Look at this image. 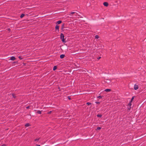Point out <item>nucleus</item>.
I'll use <instances>...</instances> for the list:
<instances>
[{"instance_id": "nucleus-19", "label": "nucleus", "mask_w": 146, "mask_h": 146, "mask_svg": "<svg viewBox=\"0 0 146 146\" xmlns=\"http://www.w3.org/2000/svg\"><path fill=\"white\" fill-rule=\"evenodd\" d=\"M88 105H89L91 104V103L90 102H87L86 103Z\"/></svg>"}, {"instance_id": "nucleus-21", "label": "nucleus", "mask_w": 146, "mask_h": 146, "mask_svg": "<svg viewBox=\"0 0 146 146\" xmlns=\"http://www.w3.org/2000/svg\"><path fill=\"white\" fill-rule=\"evenodd\" d=\"M96 103L97 104H100V102H96Z\"/></svg>"}, {"instance_id": "nucleus-12", "label": "nucleus", "mask_w": 146, "mask_h": 146, "mask_svg": "<svg viewBox=\"0 0 146 146\" xmlns=\"http://www.w3.org/2000/svg\"><path fill=\"white\" fill-rule=\"evenodd\" d=\"M75 12H72L71 13L69 14V15H71V14H75ZM76 14H77L76 13Z\"/></svg>"}, {"instance_id": "nucleus-25", "label": "nucleus", "mask_w": 146, "mask_h": 146, "mask_svg": "<svg viewBox=\"0 0 146 146\" xmlns=\"http://www.w3.org/2000/svg\"><path fill=\"white\" fill-rule=\"evenodd\" d=\"M5 146V144H3L1 145V146Z\"/></svg>"}, {"instance_id": "nucleus-16", "label": "nucleus", "mask_w": 146, "mask_h": 146, "mask_svg": "<svg viewBox=\"0 0 146 146\" xmlns=\"http://www.w3.org/2000/svg\"><path fill=\"white\" fill-rule=\"evenodd\" d=\"M99 36L98 35H96L95 36V38H96V39H98L99 38Z\"/></svg>"}, {"instance_id": "nucleus-2", "label": "nucleus", "mask_w": 146, "mask_h": 146, "mask_svg": "<svg viewBox=\"0 0 146 146\" xmlns=\"http://www.w3.org/2000/svg\"><path fill=\"white\" fill-rule=\"evenodd\" d=\"M138 88V86L135 84L134 86V89L135 90H137Z\"/></svg>"}, {"instance_id": "nucleus-7", "label": "nucleus", "mask_w": 146, "mask_h": 146, "mask_svg": "<svg viewBox=\"0 0 146 146\" xmlns=\"http://www.w3.org/2000/svg\"><path fill=\"white\" fill-rule=\"evenodd\" d=\"M61 22H62V21H58L57 22V23H56V24H58H58H60V23H61Z\"/></svg>"}, {"instance_id": "nucleus-11", "label": "nucleus", "mask_w": 146, "mask_h": 146, "mask_svg": "<svg viewBox=\"0 0 146 146\" xmlns=\"http://www.w3.org/2000/svg\"><path fill=\"white\" fill-rule=\"evenodd\" d=\"M25 15L23 14H22L20 16V17L21 18H23L24 16Z\"/></svg>"}, {"instance_id": "nucleus-13", "label": "nucleus", "mask_w": 146, "mask_h": 146, "mask_svg": "<svg viewBox=\"0 0 146 146\" xmlns=\"http://www.w3.org/2000/svg\"><path fill=\"white\" fill-rule=\"evenodd\" d=\"M30 125L29 123H26L25 125V126L26 127H29V126Z\"/></svg>"}, {"instance_id": "nucleus-24", "label": "nucleus", "mask_w": 146, "mask_h": 146, "mask_svg": "<svg viewBox=\"0 0 146 146\" xmlns=\"http://www.w3.org/2000/svg\"><path fill=\"white\" fill-rule=\"evenodd\" d=\"M68 98L69 100H70V98L69 96H68Z\"/></svg>"}, {"instance_id": "nucleus-6", "label": "nucleus", "mask_w": 146, "mask_h": 146, "mask_svg": "<svg viewBox=\"0 0 146 146\" xmlns=\"http://www.w3.org/2000/svg\"><path fill=\"white\" fill-rule=\"evenodd\" d=\"M65 56V55L62 54L60 55V57L62 59V58H64V57Z\"/></svg>"}, {"instance_id": "nucleus-26", "label": "nucleus", "mask_w": 146, "mask_h": 146, "mask_svg": "<svg viewBox=\"0 0 146 146\" xmlns=\"http://www.w3.org/2000/svg\"><path fill=\"white\" fill-rule=\"evenodd\" d=\"M51 111H50L48 112V114H50V113H51Z\"/></svg>"}, {"instance_id": "nucleus-3", "label": "nucleus", "mask_w": 146, "mask_h": 146, "mask_svg": "<svg viewBox=\"0 0 146 146\" xmlns=\"http://www.w3.org/2000/svg\"><path fill=\"white\" fill-rule=\"evenodd\" d=\"M59 26L57 25H56V27H55V29H56V31H57L58 32L59 31Z\"/></svg>"}, {"instance_id": "nucleus-8", "label": "nucleus", "mask_w": 146, "mask_h": 146, "mask_svg": "<svg viewBox=\"0 0 146 146\" xmlns=\"http://www.w3.org/2000/svg\"><path fill=\"white\" fill-rule=\"evenodd\" d=\"M57 69V67L56 66H54L53 68V70H55Z\"/></svg>"}, {"instance_id": "nucleus-32", "label": "nucleus", "mask_w": 146, "mask_h": 146, "mask_svg": "<svg viewBox=\"0 0 146 146\" xmlns=\"http://www.w3.org/2000/svg\"><path fill=\"white\" fill-rule=\"evenodd\" d=\"M109 82H108L109 83V82H110V80H109Z\"/></svg>"}, {"instance_id": "nucleus-22", "label": "nucleus", "mask_w": 146, "mask_h": 146, "mask_svg": "<svg viewBox=\"0 0 146 146\" xmlns=\"http://www.w3.org/2000/svg\"><path fill=\"white\" fill-rule=\"evenodd\" d=\"M131 108V107H130L129 106V107H128V109L129 110H130V109Z\"/></svg>"}, {"instance_id": "nucleus-31", "label": "nucleus", "mask_w": 146, "mask_h": 146, "mask_svg": "<svg viewBox=\"0 0 146 146\" xmlns=\"http://www.w3.org/2000/svg\"><path fill=\"white\" fill-rule=\"evenodd\" d=\"M100 58H101L100 57H99V58H98V59H100Z\"/></svg>"}, {"instance_id": "nucleus-30", "label": "nucleus", "mask_w": 146, "mask_h": 146, "mask_svg": "<svg viewBox=\"0 0 146 146\" xmlns=\"http://www.w3.org/2000/svg\"><path fill=\"white\" fill-rule=\"evenodd\" d=\"M36 139H35V141H36Z\"/></svg>"}, {"instance_id": "nucleus-1", "label": "nucleus", "mask_w": 146, "mask_h": 146, "mask_svg": "<svg viewBox=\"0 0 146 146\" xmlns=\"http://www.w3.org/2000/svg\"><path fill=\"white\" fill-rule=\"evenodd\" d=\"M60 39L62 42H66V41L64 39V36L62 33H61L60 34Z\"/></svg>"}, {"instance_id": "nucleus-28", "label": "nucleus", "mask_w": 146, "mask_h": 146, "mask_svg": "<svg viewBox=\"0 0 146 146\" xmlns=\"http://www.w3.org/2000/svg\"><path fill=\"white\" fill-rule=\"evenodd\" d=\"M64 25H62V29H63V27Z\"/></svg>"}, {"instance_id": "nucleus-27", "label": "nucleus", "mask_w": 146, "mask_h": 146, "mask_svg": "<svg viewBox=\"0 0 146 146\" xmlns=\"http://www.w3.org/2000/svg\"><path fill=\"white\" fill-rule=\"evenodd\" d=\"M29 108V106H27L26 107V108L27 109H28Z\"/></svg>"}, {"instance_id": "nucleus-9", "label": "nucleus", "mask_w": 146, "mask_h": 146, "mask_svg": "<svg viewBox=\"0 0 146 146\" xmlns=\"http://www.w3.org/2000/svg\"><path fill=\"white\" fill-rule=\"evenodd\" d=\"M111 91V90L110 89H106L105 90V91L106 92H109Z\"/></svg>"}, {"instance_id": "nucleus-10", "label": "nucleus", "mask_w": 146, "mask_h": 146, "mask_svg": "<svg viewBox=\"0 0 146 146\" xmlns=\"http://www.w3.org/2000/svg\"><path fill=\"white\" fill-rule=\"evenodd\" d=\"M97 116L98 117H102V115L101 114H98L97 115Z\"/></svg>"}, {"instance_id": "nucleus-23", "label": "nucleus", "mask_w": 146, "mask_h": 146, "mask_svg": "<svg viewBox=\"0 0 146 146\" xmlns=\"http://www.w3.org/2000/svg\"><path fill=\"white\" fill-rule=\"evenodd\" d=\"M12 96L13 98H15V97L14 96V95L13 94H12Z\"/></svg>"}, {"instance_id": "nucleus-15", "label": "nucleus", "mask_w": 146, "mask_h": 146, "mask_svg": "<svg viewBox=\"0 0 146 146\" xmlns=\"http://www.w3.org/2000/svg\"><path fill=\"white\" fill-rule=\"evenodd\" d=\"M37 113L38 114H41V111H37Z\"/></svg>"}, {"instance_id": "nucleus-4", "label": "nucleus", "mask_w": 146, "mask_h": 146, "mask_svg": "<svg viewBox=\"0 0 146 146\" xmlns=\"http://www.w3.org/2000/svg\"><path fill=\"white\" fill-rule=\"evenodd\" d=\"M15 59V58L13 56H11L10 58V60H14Z\"/></svg>"}, {"instance_id": "nucleus-18", "label": "nucleus", "mask_w": 146, "mask_h": 146, "mask_svg": "<svg viewBox=\"0 0 146 146\" xmlns=\"http://www.w3.org/2000/svg\"><path fill=\"white\" fill-rule=\"evenodd\" d=\"M134 96H133L132 97L131 99V102H132V101H133V100L134 99Z\"/></svg>"}, {"instance_id": "nucleus-17", "label": "nucleus", "mask_w": 146, "mask_h": 146, "mask_svg": "<svg viewBox=\"0 0 146 146\" xmlns=\"http://www.w3.org/2000/svg\"><path fill=\"white\" fill-rule=\"evenodd\" d=\"M101 129V127H98L97 128V130H100V129Z\"/></svg>"}, {"instance_id": "nucleus-29", "label": "nucleus", "mask_w": 146, "mask_h": 146, "mask_svg": "<svg viewBox=\"0 0 146 146\" xmlns=\"http://www.w3.org/2000/svg\"><path fill=\"white\" fill-rule=\"evenodd\" d=\"M40 145H37V146H40Z\"/></svg>"}, {"instance_id": "nucleus-5", "label": "nucleus", "mask_w": 146, "mask_h": 146, "mask_svg": "<svg viewBox=\"0 0 146 146\" xmlns=\"http://www.w3.org/2000/svg\"><path fill=\"white\" fill-rule=\"evenodd\" d=\"M103 5L104 6H105L106 7H107L108 5V3L107 2H104L103 3Z\"/></svg>"}, {"instance_id": "nucleus-14", "label": "nucleus", "mask_w": 146, "mask_h": 146, "mask_svg": "<svg viewBox=\"0 0 146 146\" xmlns=\"http://www.w3.org/2000/svg\"><path fill=\"white\" fill-rule=\"evenodd\" d=\"M131 102H130L128 104V105L130 107H131Z\"/></svg>"}, {"instance_id": "nucleus-20", "label": "nucleus", "mask_w": 146, "mask_h": 146, "mask_svg": "<svg viewBox=\"0 0 146 146\" xmlns=\"http://www.w3.org/2000/svg\"><path fill=\"white\" fill-rule=\"evenodd\" d=\"M98 98H102V96H98Z\"/></svg>"}]
</instances>
